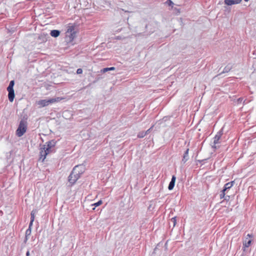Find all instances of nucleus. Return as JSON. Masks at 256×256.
Segmentation results:
<instances>
[{"label": "nucleus", "instance_id": "nucleus-5", "mask_svg": "<svg viewBox=\"0 0 256 256\" xmlns=\"http://www.w3.org/2000/svg\"><path fill=\"white\" fill-rule=\"evenodd\" d=\"M76 37V32L74 31V26H71L68 27L66 32V38L68 42H71Z\"/></svg>", "mask_w": 256, "mask_h": 256}, {"label": "nucleus", "instance_id": "nucleus-13", "mask_svg": "<svg viewBox=\"0 0 256 256\" xmlns=\"http://www.w3.org/2000/svg\"><path fill=\"white\" fill-rule=\"evenodd\" d=\"M50 34L52 36L56 38L60 36V31L58 30H51Z\"/></svg>", "mask_w": 256, "mask_h": 256}, {"label": "nucleus", "instance_id": "nucleus-22", "mask_svg": "<svg viewBox=\"0 0 256 256\" xmlns=\"http://www.w3.org/2000/svg\"><path fill=\"white\" fill-rule=\"evenodd\" d=\"M102 204V201L101 200H100L98 202H96L94 204H93L92 206H94L96 207V206H100Z\"/></svg>", "mask_w": 256, "mask_h": 256}, {"label": "nucleus", "instance_id": "nucleus-4", "mask_svg": "<svg viewBox=\"0 0 256 256\" xmlns=\"http://www.w3.org/2000/svg\"><path fill=\"white\" fill-rule=\"evenodd\" d=\"M27 128V122L26 120L22 119L19 124L18 127L16 130V134L20 137L26 132Z\"/></svg>", "mask_w": 256, "mask_h": 256}, {"label": "nucleus", "instance_id": "nucleus-24", "mask_svg": "<svg viewBox=\"0 0 256 256\" xmlns=\"http://www.w3.org/2000/svg\"><path fill=\"white\" fill-rule=\"evenodd\" d=\"M168 4L169 6H172L174 4L173 2L172 1H171L170 0H168Z\"/></svg>", "mask_w": 256, "mask_h": 256}, {"label": "nucleus", "instance_id": "nucleus-7", "mask_svg": "<svg viewBox=\"0 0 256 256\" xmlns=\"http://www.w3.org/2000/svg\"><path fill=\"white\" fill-rule=\"evenodd\" d=\"M176 180V177L175 176H172L171 181L170 182L168 186V188L169 190H172L174 186L175 182Z\"/></svg>", "mask_w": 256, "mask_h": 256}, {"label": "nucleus", "instance_id": "nucleus-21", "mask_svg": "<svg viewBox=\"0 0 256 256\" xmlns=\"http://www.w3.org/2000/svg\"><path fill=\"white\" fill-rule=\"evenodd\" d=\"M171 221L173 223V226H174L176 223V217H174L171 218Z\"/></svg>", "mask_w": 256, "mask_h": 256}, {"label": "nucleus", "instance_id": "nucleus-20", "mask_svg": "<svg viewBox=\"0 0 256 256\" xmlns=\"http://www.w3.org/2000/svg\"><path fill=\"white\" fill-rule=\"evenodd\" d=\"M31 234V226H30V224H29L28 228L26 230V236H28Z\"/></svg>", "mask_w": 256, "mask_h": 256}, {"label": "nucleus", "instance_id": "nucleus-10", "mask_svg": "<svg viewBox=\"0 0 256 256\" xmlns=\"http://www.w3.org/2000/svg\"><path fill=\"white\" fill-rule=\"evenodd\" d=\"M188 151H189V149L188 148L184 152V156H183V158H182V162L183 163H185L189 158V156H188Z\"/></svg>", "mask_w": 256, "mask_h": 256}, {"label": "nucleus", "instance_id": "nucleus-16", "mask_svg": "<svg viewBox=\"0 0 256 256\" xmlns=\"http://www.w3.org/2000/svg\"><path fill=\"white\" fill-rule=\"evenodd\" d=\"M14 80H11L10 82V84L7 88V90H14Z\"/></svg>", "mask_w": 256, "mask_h": 256}, {"label": "nucleus", "instance_id": "nucleus-26", "mask_svg": "<svg viewBox=\"0 0 256 256\" xmlns=\"http://www.w3.org/2000/svg\"><path fill=\"white\" fill-rule=\"evenodd\" d=\"M28 240V236H26L25 238H24V242H26Z\"/></svg>", "mask_w": 256, "mask_h": 256}, {"label": "nucleus", "instance_id": "nucleus-14", "mask_svg": "<svg viewBox=\"0 0 256 256\" xmlns=\"http://www.w3.org/2000/svg\"><path fill=\"white\" fill-rule=\"evenodd\" d=\"M252 240H248V238L243 242V246L246 248H248L251 244Z\"/></svg>", "mask_w": 256, "mask_h": 256}, {"label": "nucleus", "instance_id": "nucleus-30", "mask_svg": "<svg viewBox=\"0 0 256 256\" xmlns=\"http://www.w3.org/2000/svg\"><path fill=\"white\" fill-rule=\"evenodd\" d=\"M242 100H240V98L238 99V101H242Z\"/></svg>", "mask_w": 256, "mask_h": 256}, {"label": "nucleus", "instance_id": "nucleus-29", "mask_svg": "<svg viewBox=\"0 0 256 256\" xmlns=\"http://www.w3.org/2000/svg\"><path fill=\"white\" fill-rule=\"evenodd\" d=\"M252 234H248L247 235V237L250 238V237H252Z\"/></svg>", "mask_w": 256, "mask_h": 256}, {"label": "nucleus", "instance_id": "nucleus-25", "mask_svg": "<svg viewBox=\"0 0 256 256\" xmlns=\"http://www.w3.org/2000/svg\"><path fill=\"white\" fill-rule=\"evenodd\" d=\"M30 253L29 250L27 251V252L26 253V256H30Z\"/></svg>", "mask_w": 256, "mask_h": 256}, {"label": "nucleus", "instance_id": "nucleus-6", "mask_svg": "<svg viewBox=\"0 0 256 256\" xmlns=\"http://www.w3.org/2000/svg\"><path fill=\"white\" fill-rule=\"evenodd\" d=\"M222 134V131L220 130L217 133V134L215 136L214 138V146H212V147L214 148H216V144L219 143V140L220 138V137Z\"/></svg>", "mask_w": 256, "mask_h": 256}, {"label": "nucleus", "instance_id": "nucleus-23", "mask_svg": "<svg viewBox=\"0 0 256 256\" xmlns=\"http://www.w3.org/2000/svg\"><path fill=\"white\" fill-rule=\"evenodd\" d=\"M82 72V68H78L76 70V73L78 74H80Z\"/></svg>", "mask_w": 256, "mask_h": 256}, {"label": "nucleus", "instance_id": "nucleus-1", "mask_svg": "<svg viewBox=\"0 0 256 256\" xmlns=\"http://www.w3.org/2000/svg\"><path fill=\"white\" fill-rule=\"evenodd\" d=\"M84 172V168L82 165L75 166L68 178V180L71 185L74 184Z\"/></svg>", "mask_w": 256, "mask_h": 256}, {"label": "nucleus", "instance_id": "nucleus-12", "mask_svg": "<svg viewBox=\"0 0 256 256\" xmlns=\"http://www.w3.org/2000/svg\"><path fill=\"white\" fill-rule=\"evenodd\" d=\"M232 66L230 64H228L225 68H224V70L222 72H221L220 74H222L226 73L229 72L232 68Z\"/></svg>", "mask_w": 256, "mask_h": 256}, {"label": "nucleus", "instance_id": "nucleus-19", "mask_svg": "<svg viewBox=\"0 0 256 256\" xmlns=\"http://www.w3.org/2000/svg\"><path fill=\"white\" fill-rule=\"evenodd\" d=\"M146 135V132H140L138 134V137L139 138H144Z\"/></svg>", "mask_w": 256, "mask_h": 256}, {"label": "nucleus", "instance_id": "nucleus-8", "mask_svg": "<svg viewBox=\"0 0 256 256\" xmlns=\"http://www.w3.org/2000/svg\"><path fill=\"white\" fill-rule=\"evenodd\" d=\"M234 184V181H232L226 184L224 186V188L223 189L224 191H226L227 190L230 189L233 186Z\"/></svg>", "mask_w": 256, "mask_h": 256}, {"label": "nucleus", "instance_id": "nucleus-11", "mask_svg": "<svg viewBox=\"0 0 256 256\" xmlns=\"http://www.w3.org/2000/svg\"><path fill=\"white\" fill-rule=\"evenodd\" d=\"M224 2L228 6L239 4L238 0H224Z\"/></svg>", "mask_w": 256, "mask_h": 256}, {"label": "nucleus", "instance_id": "nucleus-9", "mask_svg": "<svg viewBox=\"0 0 256 256\" xmlns=\"http://www.w3.org/2000/svg\"><path fill=\"white\" fill-rule=\"evenodd\" d=\"M8 100L10 102L14 101V90H8Z\"/></svg>", "mask_w": 256, "mask_h": 256}, {"label": "nucleus", "instance_id": "nucleus-18", "mask_svg": "<svg viewBox=\"0 0 256 256\" xmlns=\"http://www.w3.org/2000/svg\"><path fill=\"white\" fill-rule=\"evenodd\" d=\"M115 70V68L114 67L106 68H103L102 70V72H108V70Z\"/></svg>", "mask_w": 256, "mask_h": 256}, {"label": "nucleus", "instance_id": "nucleus-3", "mask_svg": "<svg viewBox=\"0 0 256 256\" xmlns=\"http://www.w3.org/2000/svg\"><path fill=\"white\" fill-rule=\"evenodd\" d=\"M62 98L56 97L52 98L48 100H41L37 102V104L40 106V108L48 106L50 104L58 102L62 100Z\"/></svg>", "mask_w": 256, "mask_h": 256}, {"label": "nucleus", "instance_id": "nucleus-28", "mask_svg": "<svg viewBox=\"0 0 256 256\" xmlns=\"http://www.w3.org/2000/svg\"><path fill=\"white\" fill-rule=\"evenodd\" d=\"M242 0H238V3L240 4L241 2H242ZM245 2H248L249 0H244Z\"/></svg>", "mask_w": 256, "mask_h": 256}, {"label": "nucleus", "instance_id": "nucleus-15", "mask_svg": "<svg viewBox=\"0 0 256 256\" xmlns=\"http://www.w3.org/2000/svg\"><path fill=\"white\" fill-rule=\"evenodd\" d=\"M34 214H35V212H34V210L31 212V213H30V226H32V223H33V222L34 221Z\"/></svg>", "mask_w": 256, "mask_h": 256}, {"label": "nucleus", "instance_id": "nucleus-17", "mask_svg": "<svg viewBox=\"0 0 256 256\" xmlns=\"http://www.w3.org/2000/svg\"><path fill=\"white\" fill-rule=\"evenodd\" d=\"M226 191H224V190H222L221 192V193L220 195V198L222 199V198H225V200H227V198H230V196H226V192H225Z\"/></svg>", "mask_w": 256, "mask_h": 256}, {"label": "nucleus", "instance_id": "nucleus-31", "mask_svg": "<svg viewBox=\"0 0 256 256\" xmlns=\"http://www.w3.org/2000/svg\"><path fill=\"white\" fill-rule=\"evenodd\" d=\"M204 160H202L200 161V162H203Z\"/></svg>", "mask_w": 256, "mask_h": 256}, {"label": "nucleus", "instance_id": "nucleus-27", "mask_svg": "<svg viewBox=\"0 0 256 256\" xmlns=\"http://www.w3.org/2000/svg\"><path fill=\"white\" fill-rule=\"evenodd\" d=\"M151 128H149L148 130L146 132V134H148V132H150V129H151Z\"/></svg>", "mask_w": 256, "mask_h": 256}, {"label": "nucleus", "instance_id": "nucleus-2", "mask_svg": "<svg viewBox=\"0 0 256 256\" xmlns=\"http://www.w3.org/2000/svg\"><path fill=\"white\" fill-rule=\"evenodd\" d=\"M56 144V141L54 140L48 141L45 144L42 145L40 149L39 160L43 162L46 158V156L50 153L53 148Z\"/></svg>", "mask_w": 256, "mask_h": 256}]
</instances>
